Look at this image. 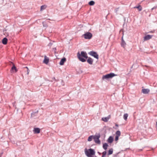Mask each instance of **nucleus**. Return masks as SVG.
I'll list each match as a JSON object with an SVG mask.
<instances>
[{"label": "nucleus", "instance_id": "obj_1", "mask_svg": "<svg viewBox=\"0 0 157 157\" xmlns=\"http://www.w3.org/2000/svg\"><path fill=\"white\" fill-rule=\"evenodd\" d=\"M77 57L82 62H84L86 61V59L88 58V57L86 52L81 51L80 54L78 52L77 54Z\"/></svg>", "mask_w": 157, "mask_h": 157}, {"label": "nucleus", "instance_id": "obj_2", "mask_svg": "<svg viewBox=\"0 0 157 157\" xmlns=\"http://www.w3.org/2000/svg\"><path fill=\"white\" fill-rule=\"evenodd\" d=\"M85 153L88 157H97L96 156H93L95 154V151L94 149L90 148L87 150L86 148L85 149Z\"/></svg>", "mask_w": 157, "mask_h": 157}, {"label": "nucleus", "instance_id": "obj_3", "mask_svg": "<svg viewBox=\"0 0 157 157\" xmlns=\"http://www.w3.org/2000/svg\"><path fill=\"white\" fill-rule=\"evenodd\" d=\"M116 75H117L113 73H111L105 75H103L102 77V79L103 80L105 79H107L110 78H111Z\"/></svg>", "mask_w": 157, "mask_h": 157}, {"label": "nucleus", "instance_id": "obj_4", "mask_svg": "<svg viewBox=\"0 0 157 157\" xmlns=\"http://www.w3.org/2000/svg\"><path fill=\"white\" fill-rule=\"evenodd\" d=\"M100 137V134L98 135L93 136V139L95 143L97 144H100L101 143V141L99 139Z\"/></svg>", "mask_w": 157, "mask_h": 157}, {"label": "nucleus", "instance_id": "obj_5", "mask_svg": "<svg viewBox=\"0 0 157 157\" xmlns=\"http://www.w3.org/2000/svg\"><path fill=\"white\" fill-rule=\"evenodd\" d=\"M83 36H84V38L86 39H90L92 36V33L90 32H87L83 34Z\"/></svg>", "mask_w": 157, "mask_h": 157}, {"label": "nucleus", "instance_id": "obj_6", "mask_svg": "<svg viewBox=\"0 0 157 157\" xmlns=\"http://www.w3.org/2000/svg\"><path fill=\"white\" fill-rule=\"evenodd\" d=\"M88 54L92 56H93L96 59H98V55L96 52L93 51H91L89 52Z\"/></svg>", "mask_w": 157, "mask_h": 157}, {"label": "nucleus", "instance_id": "obj_7", "mask_svg": "<svg viewBox=\"0 0 157 157\" xmlns=\"http://www.w3.org/2000/svg\"><path fill=\"white\" fill-rule=\"evenodd\" d=\"M40 129L38 128H34L33 131L35 134H38L40 132Z\"/></svg>", "mask_w": 157, "mask_h": 157}, {"label": "nucleus", "instance_id": "obj_8", "mask_svg": "<svg viewBox=\"0 0 157 157\" xmlns=\"http://www.w3.org/2000/svg\"><path fill=\"white\" fill-rule=\"evenodd\" d=\"M150 90L148 89H143L142 90V92L144 94H148L150 92Z\"/></svg>", "mask_w": 157, "mask_h": 157}, {"label": "nucleus", "instance_id": "obj_9", "mask_svg": "<svg viewBox=\"0 0 157 157\" xmlns=\"http://www.w3.org/2000/svg\"><path fill=\"white\" fill-rule=\"evenodd\" d=\"M152 36L150 35H147L144 37V41L147 40L151 39L152 37Z\"/></svg>", "mask_w": 157, "mask_h": 157}, {"label": "nucleus", "instance_id": "obj_10", "mask_svg": "<svg viewBox=\"0 0 157 157\" xmlns=\"http://www.w3.org/2000/svg\"><path fill=\"white\" fill-rule=\"evenodd\" d=\"M66 61V59L65 58H63L59 62V64L61 65H63L64 62Z\"/></svg>", "mask_w": 157, "mask_h": 157}, {"label": "nucleus", "instance_id": "obj_11", "mask_svg": "<svg viewBox=\"0 0 157 157\" xmlns=\"http://www.w3.org/2000/svg\"><path fill=\"white\" fill-rule=\"evenodd\" d=\"M88 59L87 60V62L90 65H92L93 64V60L90 57L88 58Z\"/></svg>", "mask_w": 157, "mask_h": 157}, {"label": "nucleus", "instance_id": "obj_12", "mask_svg": "<svg viewBox=\"0 0 157 157\" xmlns=\"http://www.w3.org/2000/svg\"><path fill=\"white\" fill-rule=\"evenodd\" d=\"M110 116H108L107 117H103L102 118L101 120L105 122H107L108 121L109 119L110 118Z\"/></svg>", "mask_w": 157, "mask_h": 157}, {"label": "nucleus", "instance_id": "obj_13", "mask_svg": "<svg viewBox=\"0 0 157 157\" xmlns=\"http://www.w3.org/2000/svg\"><path fill=\"white\" fill-rule=\"evenodd\" d=\"M113 139L112 136H110L107 140L108 142L109 143H111L113 141Z\"/></svg>", "mask_w": 157, "mask_h": 157}, {"label": "nucleus", "instance_id": "obj_14", "mask_svg": "<svg viewBox=\"0 0 157 157\" xmlns=\"http://www.w3.org/2000/svg\"><path fill=\"white\" fill-rule=\"evenodd\" d=\"M8 40L6 37H5L2 40V42L3 44H7Z\"/></svg>", "mask_w": 157, "mask_h": 157}, {"label": "nucleus", "instance_id": "obj_15", "mask_svg": "<svg viewBox=\"0 0 157 157\" xmlns=\"http://www.w3.org/2000/svg\"><path fill=\"white\" fill-rule=\"evenodd\" d=\"M38 112V111L37 110L35 112H33L31 113V117H34L37 116V115Z\"/></svg>", "mask_w": 157, "mask_h": 157}, {"label": "nucleus", "instance_id": "obj_16", "mask_svg": "<svg viewBox=\"0 0 157 157\" xmlns=\"http://www.w3.org/2000/svg\"><path fill=\"white\" fill-rule=\"evenodd\" d=\"M46 57V56H45L43 61V62L47 64L49 62V59L48 58H47Z\"/></svg>", "mask_w": 157, "mask_h": 157}, {"label": "nucleus", "instance_id": "obj_17", "mask_svg": "<svg viewBox=\"0 0 157 157\" xmlns=\"http://www.w3.org/2000/svg\"><path fill=\"white\" fill-rule=\"evenodd\" d=\"M134 8H137L138 9V10L140 11L142 10V7L141 6L139 5L138 6H136L134 7Z\"/></svg>", "mask_w": 157, "mask_h": 157}, {"label": "nucleus", "instance_id": "obj_18", "mask_svg": "<svg viewBox=\"0 0 157 157\" xmlns=\"http://www.w3.org/2000/svg\"><path fill=\"white\" fill-rule=\"evenodd\" d=\"M121 44L122 47H123L124 48L126 45V43L123 40V38H122V41Z\"/></svg>", "mask_w": 157, "mask_h": 157}, {"label": "nucleus", "instance_id": "obj_19", "mask_svg": "<svg viewBox=\"0 0 157 157\" xmlns=\"http://www.w3.org/2000/svg\"><path fill=\"white\" fill-rule=\"evenodd\" d=\"M108 146V144L107 143H105L103 144V147L105 150H106Z\"/></svg>", "mask_w": 157, "mask_h": 157}, {"label": "nucleus", "instance_id": "obj_20", "mask_svg": "<svg viewBox=\"0 0 157 157\" xmlns=\"http://www.w3.org/2000/svg\"><path fill=\"white\" fill-rule=\"evenodd\" d=\"M13 70H15V72L17 71L16 67L14 64L13 65V66L11 68V71H13Z\"/></svg>", "mask_w": 157, "mask_h": 157}, {"label": "nucleus", "instance_id": "obj_21", "mask_svg": "<svg viewBox=\"0 0 157 157\" xmlns=\"http://www.w3.org/2000/svg\"><path fill=\"white\" fill-rule=\"evenodd\" d=\"M113 149L112 148L110 149L108 151V155H109L112 154L113 153Z\"/></svg>", "mask_w": 157, "mask_h": 157}, {"label": "nucleus", "instance_id": "obj_22", "mask_svg": "<svg viewBox=\"0 0 157 157\" xmlns=\"http://www.w3.org/2000/svg\"><path fill=\"white\" fill-rule=\"evenodd\" d=\"M92 139H93V136H90L88 139V141H90L92 140Z\"/></svg>", "mask_w": 157, "mask_h": 157}, {"label": "nucleus", "instance_id": "obj_23", "mask_svg": "<svg viewBox=\"0 0 157 157\" xmlns=\"http://www.w3.org/2000/svg\"><path fill=\"white\" fill-rule=\"evenodd\" d=\"M46 7L45 5H42L40 7V10H44Z\"/></svg>", "mask_w": 157, "mask_h": 157}, {"label": "nucleus", "instance_id": "obj_24", "mask_svg": "<svg viewBox=\"0 0 157 157\" xmlns=\"http://www.w3.org/2000/svg\"><path fill=\"white\" fill-rule=\"evenodd\" d=\"M128 116V114L127 113L124 114V116H123L124 119L125 120H126L127 119Z\"/></svg>", "mask_w": 157, "mask_h": 157}, {"label": "nucleus", "instance_id": "obj_25", "mask_svg": "<svg viewBox=\"0 0 157 157\" xmlns=\"http://www.w3.org/2000/svg\"><path fill=\"white\" fill-rule=\"evenodd\" d=\"M88 4L90 6H93L95 2L93 1H91L89 2Z\"/></svg>", "mask_w": 157, "mask_h": 157}, {"label": "nucleus", "instance_id": "obj_26", "mask_svg": "<svg viewBox=\"0 0 157 157\" xmlns=\"http://www.w3.org/2000/svg\"><path fill=\"white\" fill-rule=\"evenodd\" d=\"M116 136H119L121 135V132L119 131H117L116 132Z\"/></svg>", "mask_w": 157, "mask_h": 157}, {"label": "nucleus", "instance_id": "obj_27", "mask_svg": "<svg viewBox=\"0 0 157 157\" xmlns=\"http://www.w3.org/2000/svg\"><path fill=\"white\" fill-rule=\"evenodd\" d=\"M102 155L101 157H105L106 155V152L105 151H104L102 153Z\"/></svg>", "mask_w": 157, "mask_h": 157}, {"label": "nucleus", "instance_id": "obj_28", "mask_svg": "<svg viewBox=\"0 0 157 157\" xmlns=\"http://www.w3.org/2000/svg\"><path fill=\"white\" fill-rule=\"evenodd\" d=\"M56 48H52V50L54 52L55 54L56 53Z\"/></svg>", "mask_w": 157, "mask_h": 157}, {"label": "nucleus", "instance_id": "obj_29", "mask_svg": "<svg viewBox=\"0 0 157 157\" xmlns=\"http://www.w3.org/2000/svg\"><path fill=\"white\" fill-rule=\"evenodd\" d=\"M119 137L118 136H116L115 138V140L117 141L118 140Z\"/></svg>", "mask_w": 157, "mask_h": 157}, {"label": "nucleus", "instance_id": "obj_30", "mask_svg": "<svg viewBox=\"0 0 157 157\" xmlns=\"http://www.w3.org/2000/svg\"><path fill=\"white\" fill-rule=\"evenodd\" d=\"M53 43L51 42H50L48 44V46L50 47L52 46V45Z\"/></svg>", "mask_w": 157, "mask_h": 157}, {"label": "nucleus", "instance_id": "obj_31", "mask_svg": "<svg viewBox=\"0 0 157 157\" xmlns=\"http://www.w3.org/2000/svg\"><path fill=\"white\" fill-rule=\"evenodd\" d=\"M157 8V6H155L153 8H152V9H151V10H153L154 9H156Z\"/></svg>", "mask_w": 157, "mask_h": 157}, {"label": "nucleus", "instance_id": "obj_32", "mask_svg": "<svg viewBox=\"0 0 157 157\" xmlns=\"http://www.w3.org/2000/svg\"><path fill=\"white\" fill-rule=\"evenodd\" d=\"M118 9L117 8L115 10V11H116V12H117V11H118Z\"/></svg>", "mask_w": 157, "mask_h": 157}, {"label": "nucleus", "instance_id": "obj_33", "mask_svg": "<svg viewBox=\"0 0 157 157\" xmlns=\"http://www.w3.org/2000/svg\"><path fill=\"white\" fill-rule=\"evenodd\" d=\"M29 69H27V74H29Z\"/></svg>", "mask_w": 157, "mask_h": 157}, {"label": "nucleus", "instance_id": "obj_34", "mask_svg": "<svg viewBox=\"0 0 157 157\" xmlns=\"http://www.w3.org/2000/svg\"><path fill=\"white\" fill-rule=\"evenodd\" d=\"M156 128H157V121L156 122Z\"/></svg>", "mask_w": 157, "mask_h": 157}, {"label": "nucleus", "instance_id": "obj_35", "mask_svg": "<svg viewBox=\"0 0 157 157\" xmlns=\"http://www.w3.org/2000/svg\"><path fill=\"white\" fill-rule=\"evenodd\" d=\"M115 125L117 127H118V124H116Z\"/></svg>", "mask_w": 157, "mask_h": 157}, {"label": "nucleus", "instance_id": "obj_36", "mask_svg": "<svg viewBox=\"0 0 157 157\" xmlns=\"http://www.w3.org/2000/svg\"><path fill=\"white\" fill-rule=\"evenodd\" d=\"M98 153L100 155L101 154V153H100L99 152H98Z\"/></svg>", "mask_w": 157, "mask_h": 157}, {"label": "nucleus", "instance_id": "obj_37", "mask_svg": "<svg viewBox=\"0 0 157 157\" xmlns=\"http://www.w3.org/2000/svg\"><path fill=\"white\" fill-rule=\"evenodd\" d=\"M25 68H27V69H28V67H25Z\"/></svg>", "mask_w": 157, "mask_h": 157}]
</instances>
